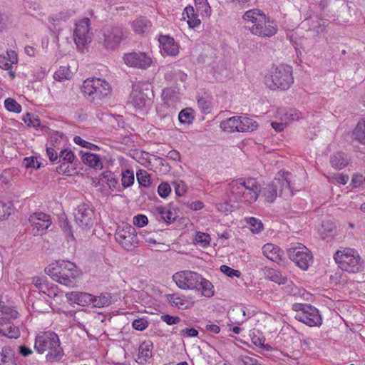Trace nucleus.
<instances>
[{
	"label": "nucleus",
	"mask_w": 365,
	"mask_h": 365,
	"mask_svg": "<svg viewBox=\"0 0 365 365\" xmlns=\"http://www.w3.org/2000/svg\"><path fill=\"white\" fill-rule=\"evenodd\" d=\"M216 208L217 209V210L220 212H232L233 210L234 206L227 201H226L223 203H217Z\"/></svg>",
	"instance_id": "59"
},
{
	"label": "nucleus",
	"mask_w": 365,
	"mask_h": 365,
	"mask_svg": "<svg viewBox=\"0 0 365 365\" xmlns=\"http://www.w3.org/2000/svg\"><path fill=\"white\" fill-rule=\"evenodd\" d=\"M292 309L295 314V319L308 325L309 327H317L322 324V317L317 309L307 304H294Z\"/></svg>",
	"instance_id": "9"
},
{
	"label": "nucleus",
	"mask_w": 365,
	"mask_h": 365,
	"mask_svg": "<svg viewBox=\"0 0 365 365\" xmlns=\"http://www.w3.org/2000/svg\"><path fill=\"white\" fill-rule=\"evenodd\" d=\"M102 46L107 51L118 48L128 38V31L121 24L106 25L101 29Z\"/></svg>",
	"instance_id": "6"
},
{
	"label": "nucleus",
	"mask_w": 365,
	"mask_h": 365,
	"mask_svg": "<svg viewBox=\"0 0 365 365\" xmlns=\"http://www.w3.org/2000/svg\"><path fill=\"white\" fill-rule=\"evenodd\" d=\"M158 213L160 217L168 224L173 222L175 220L176 216L170 210L164 207L160 206L157 207Z\"/></svg>",
	"instance_id": "38"
},
{
	"label": "nucleus",
	"mask_w": 365,
	"mask_h": 365,
	"mask_svg": "<svg viewBox=\"0 0 365 365\" xmlns=\"http://www.w3.org/2000/svg\"><path fill=\"white\" fill-rule=\"evenodd\" d=\"M220 271L230 277H240V276L241 274L239 270L234 269H232L227 265H225V264H223L220 267Z\"/></svg>",
	"instance_id": "53"
},
{
	"label": "nucleus",
	"mask_w": 365,
	"mask_h": 365,
	"mask_svg": "<svg viewBox=\"0 0 365 365\" xmlns=\"http://www.w3.org/2000/svg\"><path fill=\"white\" fill-rule=\"evenodd\" d=\"M115 239L123 248L128 251L132 250L138 243L135 229L128 224L118 227Z\"/></svg>",
	"instance_id": "11"
},
{
	"label": "nucleus",
	"mask_w": 365,
	"mask_h": 365,
	"mask_svg": "<svg viewBox=\"0 0 365 365\" xmlns=\"http://www.w3.org/2000/svg\"><path fill=\"white\" fill-rule=\"evenodd\" d=\"M46 153L51 162H55L59 158V154L53 148H47Z\"/></svg>",
	"instance_id": "64"
},
{
	"label": "nucleus",
	"mask_w": 365,
	"mask_h": 365,
	"mask_svg": "<svg viewBox=\"0 0 365 365\" xmlns=\"http://www.w3.org/2000/svg\"><path fill=\"white\" fill-rule=\"evenodd\" d=\"M352 134L356 141L365 145V118L357 123Z\"/></svg>",
	"instance_id": "29"
},
{
	"label": "nucleus",
	"mask_w": 365,
	"mask_h": 365,
	"mask_svg": "<svg viewBox=\"0 0 365 365\" xmlns=\"http://www.w3.org/2000/svg\"><path fill=\"white\" fill-rule=\"evenodd\" d=\"M195 4L197 12L202 15L209 16L211 13V8L207 2V0H195Z\"/></svg>",
	"instance_id": "39"
},
{
	"label": "nucleus",
	"mask_w": 365,
	"mask_h": 365,
	"mask_svg": "<svg viewBox=\"0 0 365 365\" xmlns=\"http://www.w3.org/2000/svg\"><path fill=\"white\" fill-rule=\"evenodd\" d=\"M34 348L39 354L48 351L46 358L50 362L59 361L63 354L58 336L54 332H45L36 336Z\"/></svg>",
	"instance_id": "4"
},
{
	"label": "nucleus",
	"mask_w": 365,
	"mask_h": 365,
	"mask_svg": "<svg viewBox=\"0 0 365 365\" xmlns=\"http://www.w3.org/2000/svg\"><path fill=\"white\" fill-rule=\"evenodd\" d=\"M80 153L81 154V160L85 165L93 168L102 167V163L98 155L83 151H81Z\"/></svg>",
	"instance_id": "26"
},
{
	"label": "nucleus",
	"mask_w": 365,
	"mask_h": 365,
	"mask_svg": "<svg viewBox=\"0 0 365 365\" xmlns=\"http://www.w3.org/2000/svg\"><path fill=\"white\" fill-rule=\"evenodd\" d=\"M75 158L74 154L71 150L67 149L61 150L59 153V162L65 161L68 163H72Z\"/></svg>",
	"instance_id": "49"
},
{
	"label": "nucleus",
	"mask_w": 365,
	"mask_h": 365,
	"mask_svg": "<svg viewBox=\"0 0 365 365\" xmlns=\"http://www.w3.org/2000/svg\"><path fill=\"white\" fill-rule=\"evenodd\" d=\"M81 91L85 96L90 97L92 101H99L110 93L111 88L105 80L93 78L83 81Z\"/></svg>",
	"instance_id": "8"
},
{
	"label": "nucleus",
	"mask_w": 365,
	"mask_h": 365,
	"mask_svg": "<svg viewBox=\"0 0 365 365\" xmlns=\"http://www.w3.org/2000/svg\"><path fill=\"white\" fill-rule=\"evenodd\" d=\"M230 316L232 317V318H234L235 316H237V315H240V314L242 315V319H235L236 324H240L247 320V317H245V310L244 308H237L235 309H232V311L231 312H230Z\"/></svg>",
	"instance_id": "55"
},
{
	"label": "nucleus",
	"mask_w": 365,
	"mask_h": 365,
	"mask_svg": "<svg viewBox=\"0 0 365 365\" xmlns=\"http://www.w3.org/2000/svg\"><path fill=\"white\" fill-rule=\"evenodd\" d=\"M33 283L34 286L42 293L48 291V285L46 282L40 277H34Z\"/></svg>",
	"instance_id": "50"
},
{
	"label": "nucleus",
	"mask_w": 365,
	"mask_h": 365,
	"mask_svg": "<svg viewBox=\"0 0 365 365\" xmlns=\"http://www.w3.org/2000/svg\"><path fill=\"white\" fill-rule=\"evenodd\" d=\"M291 173L279 171L271 183L262 190L260 185L254 178H239L228 184L229 200L234 202L252 203L255 202L259 192L266 202L272 203L279 195L284 199L293 195L290 187Z\"/></svg>",
	"instance_id": "1"
},
{
	"label": "nucleus",
	"mask_w": 365,
	"mask_h": 365,
	"mask_svg": "<svg viewBox=\"0 0 365 365\" xmlns=\"http://www.w3.org/2000/svg\"><path fill=\"white\" fill-rule=\"evenodd\" d=\"M173 279L182 289H198L200 274L192 271L184 270L175 273Z\"/></svg>",
	"instance_id": "12"
},
{
	"label": "nucleus",
	"mask_w": 365,
	"mask_h": 365,
	"mask_svg": "<svg viewBox=\"0 0 365 365\" xmlns=\"http://www.w3.org/2000/svg\"><path fill=\"white\" fill-rule=\"evenodd\" d=\"M45 272L58 283L72 288L76 286V279L81 274L74 263L64 260L49 264Z\"/></svg>",
	"instance_id": "3"
},
{
	"label": "nucleus",
	"mask_w": 365,
	"mask_h": 365,
	"mask_svg": "<svg viewBox=\"0 0 365 365\" xmlns=\"http://www.w3.org/2000/svg\"><path fill=\"white\" fill-rule=\"evenodd\" d=\"M163 322L168 325L176 324L180 322V318L177 316H171L170 314H163L160 317Z\"/></svg>",
	"instance_id": "56"
},
{
	"label": "nucleus",
	"mask_w": 365,
	"mask_h": 365,
	"mask_svg": "<svg viewBox=\"0 0 365 365\" xmlns=\"http://www.w3.org/2000/svg\"><path fill=\"white\" fill-rule=\"evenodd\" d=\"M0 334L10 339H17L20 331L18 327L14 326L8 319L0 317Z\"/></svg>",
	"instance_id": "20"
},
{
	"label": "nucleus",
	"mask_w": 365,
	"mask_h": 365,
	"mask_svg": "<svg viewBox=\"0 0 365 365\" xmlns=\"http://www.w3.org/2000/svg\"><path fill=\"white\" fill-rule=\"evenodd\" d=\"M180 335L187 337H193L198 335V331L195 328H186L180 331Z\"/></svg>",
	"instance_id": "63"
},
{
	"label": "nucleus",
	"mask_w": 365,
	"mask_h": 365,
	"mask_svg": "<svg viewBox=\"0 0 365 365\" xmlns=\"http://www.w3.org/2000/svg\"><path fill=\"white\" fill-rule=\"evenodd\" d=\"M239 132H252L257 129L258 123L252 119L239 116Z\"/></svg>",
	"instance_id": "28"
},
{
	"label": "nucleus",
	"mask_w": 365,
	"mask_h": 365,
	"mask_svg": "<svg viewBox=\"0 0 365 365\" xmlns=\"http://www.w3.org/2000/svg\"><path fill=\"white\" fill-rule=\"evenodd\" d=\"M153 343L150 341H143L139 346L137 361L145 363L152 356Z\"/></svg>",
	"instance_id": "24"
},
{
	"label": "nucleus",
	"mask_w": 365,
	"mask_h": 365,
	"mask_svg": "<svg viewBox=\"0 0 365 365\" xmlns=\"http://www.w3.org/2000/svg\"><path fill=\"white\" fill-rule=\"evenodd\" d=\"M111 302L112 300L110 294L105 293L97 297L93 295L92 303L91 305L93 307L101 308L110 305Z\"/></svg>",
	"instance_id": "33"
},
{
	"label": "nucleus",
	"mask_w": 365,
	"mask_h": 365,
	"mask_svg": "<svg viewBox=\"0 0 365 365\" xmlns=\"http://www.w3.org/2000/svg\"><path fill=\"white\" fill-rule=\"evenodd\" d=\"M66 297L71 303L80 306H88L92 303L93 295L87 292H71L66 294Z\"/></svg>",
	"instance_id": "19"
},
{
	"label": "nucleus",
	"mask_w": 365,
	"mask_h": 365,
	"mask_svg": "<svg viewBox=\"0 0 365 365\" xmlns=\"http://www.w3.org/2000/svg\"><path fill=\"white\" fill-rule=\"evenodd\" d=\"M148 322L144 318L135 319L132 323L133 327L138 331H143L148 327Z\"/></svg>",
	"instance_id": "51"
},
{
	"label": "nucleus",
	"mask_w": 365,
	"mask_h": 365,
	"mask_svg": "<svg viewBox=\"0 0 365 365\" xmlns=\"http://www.w3.org/2000/svg\"><path fill=\"white\" fill-rule=\"evenodd\" d=\"M148 222V217L144 215H138L133 217V224L139 227L146 225Z\"/></svg>",
	"instance_id": "57"
},
{
	"label": "nucleus",
	"mask_w": 365,
	"mask_h": 365,
	"mask_svg": "<svg viewBox=\"0 0 365 365\" xmlns=\"http://www.w3.org/2000/svg\"><path fill=\"white\" fill-rule=\"evenodd\" d=\"M330 163L334 169L341 170L348 165V161L346 155L344 153L339 152L331 156Z\"/></svg>",
	"instance_id": "31"
},
{
	"label": "nucleus",
	"mask_w": 365,
	"mask_h": 365,
	"mask_svg": "<svg viewBox=\"0 0 365 365\" xmlns=\"http://www.w3.org/2000/svg\"><path fill=\"white\" fill-rule=\"evenodd\" d=\"M259 357L255 355H241L238 361L243 365H262L259 360Z\"/></svg>",
	"instance_id": "40"
},
{
	"label": "nucleus",
	"mask_w": 365,
	"mask_h": 365,
	"mask_svg": "<svg viewBox=\"0 0 365 365\" xmlns=\"http://www.w3.org/2000/svg\"><path fill=\"white\" fill-rule=\"evenodd\" d=\"M171 192V187L168 182H162L158 187V192L162 197H166Z\"/></svg>",
	"instance_id": "54"
},
{
	"label": "nucleus",
	"mask_w": 365,
	"mask_h": 365,
	"mask_svg": "<svg viewBox=\"0 0 365 365\" xmlns=\"http://www.w3.org/2000/svg\"><path fill=\"white\" fill-rule=\"evenodd\" d=\"M99 182L102 184L106 183L109 188H115L118 184V180L110 171H106L101 174L99 176Z\"/></svg>",
	"instance_id": "36"
},
{
	"label": "nucleus",
	"mask_w": 365,
	"mask_h": 365,
	"mask_svg": "<svg viewBox=\"0 0 365 365\" xmlns=\"http://www.w3.org/2000/svg\"><path fill=\"white\" fill-rule=\"evenodd\" d=\"M246 26L250 31L259 37H272L277 34V24L267 18L259 9L247 11L243 15Z\"/></svg>",
	"instance_id": "2"
},
{
	"label": "nucleus",
	"mask_w": 365,
	"mask_h": 365,
	"mask_svg": "<svg viewBox=\"0 0 365 365\" xmlns=\"http://www.w3.org/2000/svg\"><path fill=\"white\" fill-rule=\"evenodd\" d=\"M334 258L338 266L344 271L355 273L361 269V257L354 249L343 248L337 250Z\"/></svg>",
	"instance_id": "7"
},
{
	"label": "nucleus",
	"mask_w": 365,
	"mask_h": 365,
	"mask_svg": "<svg viewBox=\"0 0 365 365\" xmlns=\"http://www.w3.org/2000/svg\"><path fill=\"white\" fill-rule=\"evenodd\" d=\"M18 63L17 53L12 50L7 51L5 54L0 55V68L8 71L11 79L15 78L16 73L13 70L14 66Z\"/></svg>",
	"instance_id": "18"
},
{
	"label": "nucleus",
	"mask_w": 365,
	"mask_h": 365,
	"mask_svg": "<svg viewBox=\"0 0 365 365\" xmlns=\"http://www.w3.org/2000/svg\"><path fill=\"white\" fill-rule=\"evenodd\" d=\"M77 224L82 228H90L94 223V212L85 204L78 207L74 214Z\"/></svg>",
	"instance_id": "16"
},
{
	"label": "nucleus",
	"mask_w": 365,
	"mask_h": 365,
	"mask_svg": "<svg viewBox=\"0 0 365 365\" xmlns=\"http://www.w3.org/2000/svg\"><path fill=\"white\" fill-rule=\"evenodd\" d=\"M210 236L201 232H197L195 235V241L197 243L200 244L202 247H206L210 245Z\"/></svg>",
	"instance_id": "48"
},
{
	"label": "nucleus",
	"mask_w": 365,
	"mask_h": 365,
	"mask_svg": "<svg viewBox=\"0 0 365 365\" xmlns=\"http://www.w3.org/2000/svg\"><path fill=\"white\" fill-rule=\"evenodd\" d=\"M29 221L34 226V235H42L51 225V217L43 212H35L30 215Z\"/></svg>",
	"instance_id": "17"
},
{
	"label": "nucleus",
	"mask_w": 365,
	"mask_h": 365,
	"mask_svg": "<svg viewBox=\"0 0 365 365\" xmlns=\"http://www.w3.org/2000/svg\"><path fill=\"white\" fill-rule=\"evenodd\" d=\"M123 59L128 66L143 70L150 67L153 63L149 53L140 51L126 53L123 55Z\"/></svg>",
	"instance_id": "13"
},
{
	"label": "nucleus",
	"mask_w": 365,
	"mask_h": 365,
	"mask_svg": "<svg viewBox=\"0 0 365 365\" xmlns=\"http://www.w3.org/2000/svg\"><path fill=\"white\" fill-rule=\"evenodd\" d=\"M10 215V206L0 201V220L4 219Z\"/></svg>",
	"instance_id": "60"
},
{
	"label": "nucleus",
	"mask_w": 365,
	"mask_h": 365,
	"mask_svg": "<svg viewBox=\"0 0 365 365\" xmlns=\"http://www.w3.org/2000/svg\"><path fill=\"white\" fill-rule=\"evenodd\" d=\"M0 312L9 315L12 319H16L19 313L17 311L7 307L4 304L2 300V297L0 295Z\"/></svg>",
	"instance_id": "46"
},
{
	"label": "nucleus",
	"mask_w": 365,
	"mask_h": 365,
	"mask_svg": "<svg viewBox=\"0 0 365 365\" xmlns=\"http://www.w3.org/2000/svg\"><path fill=\"white\" fill-rule=\"evenodd\" d=\"M263 255L269 260L279 263L282 261V251L280 249L272 244L267 243L264 245L262 247Z\"/></svg>",
	"instance_id": "22"
},
{
	"label": "nucleus",
	"mask_w": 365,
	"mask_h": 365,
	"mask_svg": "<svg viewBox=\"0 0 365 365\" xmlns=\"http://www.w3.org/2000/svg\"><path fill=\"white\" fill-rule=\"evenodd\" d=\"M150 94L148 88L142 90L135 88L130 95V103L136 110H146L151 105L152 100L149 97Z\"/></svg>",
	"instance_id": "15"
},
{
	"label": "nucleus",
	"mask_w": 365,
	"mask_h": 365,
	"mask_svg": "<svg viewBox=\"0 0 365 365\" xmlns=\"http://www.w3.org/2000/svg\"><path fill=\"white\" fill-rule=\"evenodd\" d=\"M197 104L200 108L204 112V113H210V102L207 101L204 98H200L197 101Z\"/></svg>",
	"instance_id": "62"
},
{
	"label": "nucleus",
	"mask_w": 365,
	"mask_h": 365,
	"mask_svg": "<svg viewBox=\"0 0 365 365\" xmlns=\"http://www.w3.org/2000/svg\"><path fill=\"white\" fill-rule=\"evenodd\" d=\"M178 118L182 123H192L194 120L193 110L190 108L182 110L178 115Z\"/></svg>",
	"instance_id": "37"
},
{
	"label": "nucleus",
	"mask_w": 365,
	"mask_h": 365,
	"mask_svg": "<svg viewBox=\"0 0 365 365\" xmlns=\"http://www.w3.org/2000/svg\"><path fill=\"white\" fill-rule=\"evenodd\" d=\"M23 120L29 127L38 128L41 125L40 120L34 115L27 113L23 118Z\"/></svg>",
	"instance_id": "44"
},
{
	"label": "nucleus",
	"mask_w": 365,
	"mask_h": 365,
	"mask_svg": "<svg viewBox=\"0 0 365 365\" xmlns=\"http://www.w3.org/2000/svg\"><path fill=\"white\" fill-rule=\"evenodd\" d=\"M137 180L139 182V184L141 185V186H143L145 187H148L150 184V175L148 173L147 171L145 170H140L138 173H137Z\"/></svg>",
	"instance_id": "42"
},
{
	"label": "nucleus",
	"mask_w": 365,
	"mask_h": 365,
	"mask_svg": "<svg viewBox=\"0 0 365 365\" xmlns=\"http://www.w3.org/2000/svg\"><path fill=\"white\" fill-rule=\"evenodd\" d=\"M0 365H17L14 360V351L8 347H4L0 351Z\"/></svg>",
	"instance_id": "32"
},
{
	"label": "nucleus",
	"mask_w": 365,
	"mask_h": 365,
	"mask_svg": "<svg viewBox=\"0 0 365 365\" xmlns=\"http://www.w3.org/2000/svg\"><path fill=\"white\" fill-rule=\"evenodd\" d=\"M349 180L348 175H344L343 173H335L333 175L329 178V181L330 182H338L339 184L345 185L348 182Z\"/></svg>",
	"instance_id": "47"
},
{
	"label": "nucleus",
	"mask_w": 365,
	"mask_h": 365,
	"mask_svg": "<svg viewBox=\"0 0 365 365\" xmlns=\"http://www.w3.org/2000/svg\"><path fill=\"white\" fill-rule=\"evenodd\" d=\"M266 86L272 90H287L294 83L292 66L280 64L271 68L264 78Z\"/></svg>",
	"instance_id": "5"
},
{
	"label": "nucleus",
	"mask_w": 365,
	"mask_h": 365,
	"mask_svg": "<svg viewBox=\"0 0 365 365\" xmlns=\"http://www.w3.org/2000/svg\"><path fill=\"white\" fill-rule=\"evenodd\" d=\"M159 42L164 53L168 56H175L179 52L178 45L173 38L168 36H160Z\"/></svg>",
	"instance_id": "21"
},
{
	"label": "nucleus",
	"mask_w": 365,
	"mask_h": 365,
	"mask_svg": "<svg viewBox=\"0 0 365 365\" xmlns=\"http://www.w3.org/2000/svg\"><path fill=\"white\" fill-rule=\"evenodd\" d=\"M5 108L10 112L19 113L21 111V106L14 99L9 98L4 101Z\"/></svg>",
	"instance_id": "41"
},
{
	"label": "nucleus",
	"mask_w": 365,
	"mask_h": 365,
	"mask_svg": "<svg viewBox=\"0 0 365 365\" xmlns=\"http://www.w3.org/2000/svg\"><path fill=\"white\" fill-rule=\"evenodd\" d=\"M166 298L172 306L179 309H187L191 305L190 301L185 296L177 293L167 294Z\"/></svg>",
	"instance_id": "23"
},
{
	"label": "nucleus",
	"mask_w": 365,
	"mask_h": 365,
	"mask_svg": "<svg viewBox=\"0 0 365 365\" xmlns=\"http://www.w3.org/2000/svg\"><path fill=\"white\" fill-rule=\"evenodd\" d=\"M311 26L312 29L316 30L319 33L322 31V27L325 26V21L316 17L315 20H312Z\"/></svg>",
	"instance_id": "61"
},
{
	"label": "nucleus",
	"mask_w": 365,
	"mask_h": 365,
	"mask_svg": "<svg viewBox=\"0 0 365 365\" xmlns=\"http://www.w3.org/2000/svg\"><path fill=\"white\" fill-rule=\"evenodd\" d=\"M122 185L124 187H128L134 182V174L132 171L126 170L122 173Z\"/></svg>",
	"instance_id": "43"
},
{
	"label": "nucleus",
	"mask_w": 365,
	"mask_h": 365,
	"mask_svg": "<svg viewBox=\"0 0 365 365\" xmlns=\"http://www.w3.org/2000/svg\"><path fill=\"white\" fill-rule=\"evenodd\" d=\"M264 276L266 279L271 280L275 283H277L279 284H284L286 282V277H284L281 272L279 270L265 267L263 269Z\"/></svg>",
	"instance_id": "25"
},
{
	"label": "nucleus",
	"mask_w": 365,
	"mask_h": 365,
	"mask_svg": "<svg viewBox=\"0 0 365 365\" xmlns=\"http://www.w3.org/2000/svg\"><path fill=\"white\" fill-rule=\"evenodd\" d=\"M88 22L89 19H85L76 24L73 39L77 48L79 50H83L91 41Z\"/></svg>",
	"instance_id": "14"
},
{
	"label": "nucleus",
	"mask_w": 365,
	"mask_h": 365,
	"mask_svg": "<svg viewBox=\"0 0 365 365\" xmlns=\"http://www.w3.org/2000/svg\"><path fill=\"white\" fill-rule=\"evenodd\" d=\"M131 27L135 33L140 34L149 31L151 23L144 17H139L132 22Z\"/></svg>",
	"instance_id": "27"
},
{
	"label": "nucleus",
	"mask_w": 365,
	"mask_h": 365,
	"mask_svg": "<svg viewBox=\"0 0 365 365\" xmlns=\"http://www.w3.org/2000/svg\"><path fill=\"white\" fill-rule=\"evenodd\" d=\"M239 116H233L220 123V128L226 132H239Z\"/></svg>",
	"instance_id": "30"
},
{
	"label": "nucleus",
	"mask_w": 365,
	"mask_h": 365,
	"mask_svg": "<svg viewBox=\"0 0 365 365\" xmlns=\"http://www.w3.org/2000/svg\"><path fill=\"white\" fill-rule=\"evenodd\" d=\"M197 290H202V294L206 297H211L214 295L213 285L207 279H204L200 275V279Z\"/></svg>",
	"instance_id": "34"
},
{
	"label": "nucleus",
	"mask_w": 365,
	"mask_h": 365,
	"mask_svg": "<svg viewBox=\"0 0 365 365\" xmlns=\"http://www.w3.org/2000/svg\"><path fill=\"white\" fill-rule=\"evenodd\" d=\"M247 222L250 226L252 232L259 233L263 230V224L261 220L255 217H250Z\"/></svg>",
	"instance_id": "45"
},
{
	"label": "nucleus",
	"mask_w": 365,
	"mask_h": 365,
	"mask_svg": "<svg viewBox=\"0 0 365 365\" xmlns=\"http://www.w3.org/2000/svg\"><path fill=\"white\" fill-rule=\"evenodd\" d=\"M72 74L73 73L68 66H60V68L54 73L53 78L58 81L68 80L71 78Z\"/></svg>",
	"instance_id": "35"
},
{
	"label": "nucleus",
	"mask_w": 365,
	"mask_h": 365,
	"mask_svg": "<svg viewBox=\"0 0 365 365\" xmlns=\"http://www.w3.org/2000/svg\"><path fill=\"white\" fill-rule=\"evenodd\" d=\"M24 165L26 168L38 169L41 166V163L37 160V158L34 157L25 158Z\"/></svg>",
	"instance_id": "52"
},
{
	"label": "nucleus",
	"mask_w": 365,
	"mask_h": 365,
	"mask_svg": "<svg viewBox=\"0 0 365 365\" xmlns=\"http://www.w3.org/2000/svg\"><path fill=\"white\" fill-rule=\"evenodd\" d=\"M73 141L76 144L81 145L83 148L92 149V148H96L97 146L91 143L87 142L82 139L80 136H75L73 138Z\"/></svg>",
	"instance_id": "58"
},
{
	"label": "nucleus",
	"mask_w": 365,
	"mask_h": 365,
	"mask_svg": "<svg viewBox=\"0 0 365 365\" xmlns=\"http://www.w3.org/2000/svg\"><path fill=\"white\" fill-rule=\"evenodd\" d=\"M289 258L303 270H307L313 261L310 250L304 245L297 243L287 250Z\"/></svg>",
	"instance_id": "10"
}]
</instances>
